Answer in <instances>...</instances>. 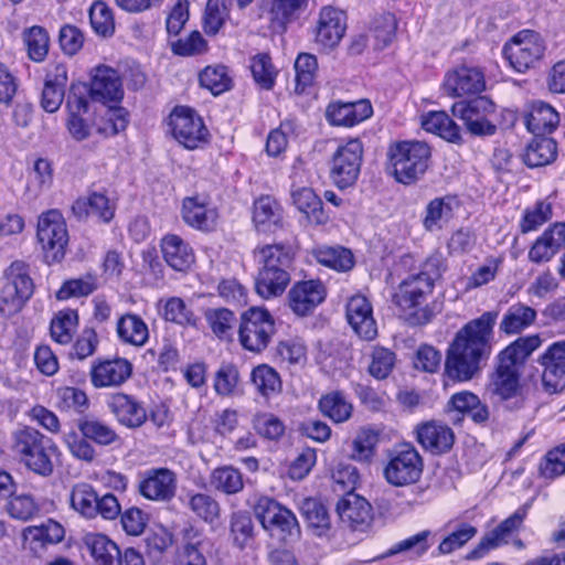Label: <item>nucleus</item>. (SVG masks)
<instances>
[{
    "instance_id": "obj_1",
    "label": "nucleus",
    "mask_w": 565,
    "mask_h": 565,
    "mask_svg": "<svg viewBox=\"0 0 565 565\" xmlns=\"http://www.w3.org/2000/svg\"><path fill=\"white\" fill-rule=\"evenodd\" d=\"M498 311H486L461 327L448 347L445 374L454 382H468L479 375L493 350Z\"/></svg>"
},
{
    "instance_id": "obj_2",
    "label": "nucleus",
    "mask_w": 565,
    "mask_h": 565,
    "mask_svg": "<svg viewBox=\"0 0 565 565\" xmlns=\"http://www.w3.org/2000/svg\"><path fill=\"white\" fill-rule=\"evenodd\" d=\"M253 254L258 265L256 292L264 299L282 295L290 282L294 269L292 246L285 243L264 244L258 245Z\"/></svg>"
},
{
    "instance_id": "obj_3",
    "label": "nucleus",
    "mask_w": 565,
    "mask_h": 565,
    "mask_svg": "<svg viewBox=\"0 0 565 565\" xmlns=\"http://www.w3.org/2000/svg\"><path fill=\"white\" fill-rule=\"evenodd\" d=\"M433 292L434 288L428 279H419L412 274L398 284L392 301L411 324L423 326L430 322L441 310V303L429 301Z\"/></svg>"
},
{
    "instance_id": "obj_4",
    "label": "nucleus",
    "mask_w": 565,
    "mask_h": 565,
    "mask_svg": "<svg viewBox=\"0 0 565 565\" xmlns=\"http://www.w3.org/2000/svg\"><path fill=\"white\" fill-rule=\"evenodd\" d=\"M12 450L28 469L43 477L54 470L52 455L57 451L54 441L33 427H23L12 433Z\"/></svg>"
},
{
    "instance_id": "obj_5",
    "label": "nucleus",
    "mask_w": 565,
    "mask_h": 565,
    "mask_svg": "<svg viewBox=\"0 0 565 565\" xmlns=\"http://www.w3.org/2000/svg\"><path fill=\"white\" fill-rule=\"evenodd\" d=\"M431 156L423 141H398L390 146L387 157L397 182L411 184L424 175Z\"/></svg>"
},
{
    "instance_id": "obj_6",
    "label": "nucleus",
    "mask_w": 565,
    "mask_h": 565,
    "mask_svg": "<svg viewBox=\"0 0 565 565\" xmlns=\"http://www.w3.org/2000/svg\"><path fill=\"white\" fill-rule=\"evenodd\" d=\"M521 369L500 355L494 359L493 371L489 375L487 392L498 401L505 403L511 411L525 406L526 397L521 385Z\"/></svg>"
},
{
    "instance_id": "obj_7",
    "label": "nucleus",
    "mask_w": 565,
    "mask_h": 565,
    "mask_svg": "<svg viewBox=\"0 0 565 565\" xmlns=\"http://www.w3.org/2000/svg\"><path fill=\"white\" fill-rule=\"evenodd\" d=\"M34 284L23 262H13L3 273L0 289V316L10 318L20 312L32 297Z\"/></svg>"
},
{
    "instance_id": "obj_8",
    "label": "nucleus",
    "mask_w": 565,
    "mask_h": 565,
    "mask_svg": "<svg viewBox=\"0 0 565 565\" xmlns=\"http://www.w3.org/2000/svg\"><path fill=\"white\" fill-rule=\"evenodd\" d=\"M424 469V461L414 445L404 443L396 446L390 454L384 468L385 480L395 487L416 483Z\"/></svg>"
},
{
    "instance_id": "obj_9",
    "label": "nucleus",
    "mask_w": 565,
    "mask_h": 565,
    "mask_svg": "<svg viewBox=\"0 0 565 565\" xmlns=\"http://www.w3.org/2000/svg\"><path fill=\"white\" fill-rule=\"evenodd\" d=\"M452 115L462 120L467 130L473 136H492L497 126L490 116L495 111V104L487 96L457 102L451 107Z\"/></svg>"
},
{
    "instance_id": "obj_10",
    "label": "nucleus",
    "mask_w": 565,
    "mask_h": 565,
    "mask_svg": "<svg viewBox=\"0 0 565 565\" xmlns=\"http://www.w3.org/2000/svg\"><path fill=\"white\" fill-rule=\"evenodd\" d=\"M274 332V319L266 309L252 307L243 313L238 333L244 349L262 352L268 347Z\"/></svg>"
},
{
    "instance_id": "obj_11",
    "label": "nucleus",
    "mask_w": 565,
    "mask_h": 565,
    "mask_svg": "<svg viewBox=\"0 0 565 565\" xmlns=\"http://www.w3.org/2000/svg\"><path fill=\"white\" fill-rule=\"evenodd\" d=\"M545 50V42L537 32L522 30L504 45L503 54L515 71L524 72L543 57Z\"/></svg>"
},
{
    "instance_id": "obj_12",
    "label": "nucleus",
    "mask_w": 565,
    "mask_h": 565,
    "mask_svg": "<svg viewBox=\"0 0 565 565\" xmlns=\"http://www.w3.org/2000/svg\"><path fill=\"white\" fill-rule=\"evenodd\" d=\"M363 145L359 139L340 143L331 158L330 177L339 189H347L359 178Z\"/></svg>"
},
{
    "instance_id": "obj_13",
    "label": "nucleus",
    "mask_w": 565,
    "mask_h": 565,
    "mask_svg": "<svg viewBox=\"0 0 565 565\" xmlns=\"http://www.w3.org/2000/svg\"><path fill=\"white\" fill-rule=\"evenodd\" d=\"M253 511L265 530L277 531L282 539L299 536L300 526L296 515L273 498L266 495L257 498Z\"/></svg>"
},
{
    "instance_id": "obj_14",
    "label": "nucleus",
    "mask_w": 565,
    "mask_h": 565,
    "mask_svg": "<svg viewBox=\"0 0 565 565\" xmlns=\"http://www.w3.org/2000/svg\"><path fill=\"white\" fill-rule=\"evenodd\" d=\"M173 137L186 149H196L207 141L209 130L190 107L177 106L169 116Z\"/></svg>"
},
{
    "instance_id": "obj_15",
    "label": "nucleus",
    "mask_w": 565,
    "mask_h": 565,
    "mask_svg": "<svg viewBox=\"0 0 565 565\" xmlns=\"http://www.w3.org/2000/svg\"><path fill=\"white\" fill-rule=\"evenodd\" d=\"M38 239L53 262H58L65 254L68 233L62 214L56 210L43 213L38 222Z\"/></svg>"
},
{
    "instance_id": "obj_16",
    "label": "nucleus",
    "mask_w": 565,
    "mask_h": 565,
    "mask_svg": "<svg viewBox=\"0 0 565 565\" xmlns=\"http://www.w3.org/2000/svg\"><path fill=\"white\" fill-rule=\"evenodd\" d=\"M486 88L484 75L480 68L460 65L449 70L441 84L443 93L451 98L479 94Z\"/></svg>"
},
{
    "instance_id": "obj_17",
    "label": "nucleus",
    "mask_w": 565,
    "mask_h": 565,
    "mask_svg": "<svg viewBox=\"0 0 565 565\" xmlns=\"http://www.w3.org/2000/svg\"><path fill=\"white\" fill-rule=\"evenodd\" d=\"M138 492L145 499L169 502L177 492V475L168 468H151L141 475Z\"/></svg>"
},
{
    "instance_id": "obj_18",
    "label": "nucleus",
    "mask_w": 565,
    "mask_h": 565,
    "mask_svg": "<svg viewBox=\"0 0 565 565\" xmlns=\"http://www.w3.org/2000/svg\"><path fill=\"white\" fill-rule=\"evenodd\" d=\"M539 363L543 367V390L548 394L561 393L565 388V341L551 344Z\"/></svg>"
},
{
    "instance_id": "obj_19",
    "label": "nucleus",
    "mask_w": 565,
    "mask_h": 565,
    "mask_svg": "<svg viewBox=\"0 0 565 565\" xmlns=\"http://www.w3.org/2000/svg\"><path fill=\"white\" fill-rule=\"evenodd\" d=\"M68 118L66 127L70 135L77 141L90 136L92 126L85 115L89 109V99L86 96L85 85H73L66 99Z\"/></svg>"
},
{
    "instance_id": "obj_20",
    "label": "nucleus",
    "mask_w": 565,
    "mask_h": 565,
    "mask_svg": "<svg viewBox=\"0 0 565 565\" xmlns=\"http://www.w3.org/2000/svg\"><path fill=\"white\" fill-rule=\"evenodd\" d=\"M345 30V13L334 7H323L316 22L315 41L324 49H334L344 36Z\"/></svg>"
},
{
    "instance_id": "obj_21",
    "label": "nucleus",
    "mask_w": 565,
    "mask_h": 565,
    "mask_svg": "<svg viewBox=\"0 0 565 565\" xmlns=\"http://www.w3.org/2000/svg\"><path fill=\"white\" fill-rule=\"evenodd\" d=\"M86 96L105 106H109L111 103L117 105L124 97L122 83L118 72L108 66H98L89 88L86 87Z\"/></svg>"
},
{
    "instance_id": "obj_22",
    "label": "nucleus",
    "mask_w": 565,
    "mask_h": 565,
    "mask_svg": "<svg viewBox=\"0 0 565 565\" xmlns=\"http://www.w3.org/2000/svg\"><path fill=\"white\" fill-rule=\"evenodd\" d=\"M327 290L319 279L297 281L288 291V306L294 313L303 317L311 313L324 299Z\"/></svg>"
},
{
    "instance_id": "obj_23",
    "label": "nucleus",
    "mask_w": 565,
    "mask_h": 565,
    "mask_svg": "<svg viewBox=\"0 0 565 565\" xmlns=\"http://www.w3.org/2000/svg\"><path fill=\"white\" fill-rule=\"evenodd\" d=\"M417 443L433 455H444L452 448L455 434L446 424L437 420L424 422L414 429Z\"/></svg>"
},
{
    "instance_id": "obj_24",
    "label": "nucleus",
    "mask_w": 565,
    "mask_h": 565,
    "mask_svg": "<svg viewBox=\"0 0 565 565\" xmlns=\"http://www.w3.org/2000/svg\"><path fill=\"white\" fill-rule=\"evenodd\" d=\"M131 374L132 364L124 358L94 362L89 372L90 382L96 388L120 386Z\"/></svg>"
},
{
    "instance_id": "obj_25",
    "label": "nucleus",
    "mask_w": 565,
    "mask_h": 565,
    "mask_svg": "<svg viewBox=\"0 0 565 565\" xmlns=\"http://www.w3.org/2000/svg\"><path fill=\"white\" fill-rule=\"evenodd\" d=\"M65 530L63 525L54 520L28 526L22 532L23 546L35 556H41L50 546L63 541Z\"/></svg>"
},
{
    "instance_id": "obj_26",
    "label": "nucleus",
    "mask_w": 565,
    "mask_h": 565,
    "mask_svg": "<svg viewBox=\"0 0 565 565\" xmlns=\"http://www.w3.org/2000/svg\"><path fill=\"white\" fill-rule=\"evenodd\" d=\"M345 316L354 332L363 340L371 341L377 335V324L369 299L362 295L351 297L345 307Z\"/></svg>"
},
{
    "instance_id": "obj_27",
    "label": "nucleus",
    "mask_w": 565,
    "mask_h": 565,
    "mask_svg": "<svg viewBox=\"0 0 565 565\" xmlns=\"http://www.w3.org/2000/svg\"><path fill=\"white\" fill-rule=\"evenodd\" d=\"M525 510L519 509L511 516L502 521L495 529L484 535L479 544L469 552L467 559H479L493 548L507 544L509 537L522 525Z\"/></svg>"
},
{
    "instance_id": "obj_28",
    "label": "nucleus",
    "mask_w": 565,
    "mask_h": 565,
    "mask_svg": "<svg viewBox=\"0 0 565 565\" xmlns=\"http://www.w3.org/2000/svg\"><path fill=\"white\" fill-rule=\"evenodd\" d=\"M337 513L352 530L363 531L373 520L371 504L356 493L344 494L337 504Z\"/></svg>"
},
{
    "instance_id": "obj_29",
    "label": "nucleus",
    "mask_w": 565,
    "mask_h": 565,
    "mask_svg": "<svg viewBox=\"0 0 565 565\" xmlns=\"http://www.w3.org/2000/svg\"><path fill=\"white\" fill-rule=\"evenodd\" d=\"M372 114V105L366 99L331 103L326 110V117L331 125L344 127L355 126L370 118Z\"/></svg>"
},
{
    "instance_id": "obj_30",
    "label": "nucleus",
    "mask_w": 565,
    "mask_h": 565,
    "mask_svg": "<svg viewBox=\"0 0 565 565\" xmlns=\"http://www.w3.org/2000/svg\"><path fill=\"white\" fill-rule=\"evenodd\" d=\"M116 204L104 192H92L78 198L72 205L73 214L84 220L96 217L99 222L109 223L115 215Z\"/></svg>"
},
{
    "instance_id": "obj_31",
    "label": "nucleus",
    "mask_w": 565,
    "mask_h": 565,
    "mask_svg": "<svg viewBox=\"0 0 565 565\" xmlns=\"http://www.w3.org/2000/svg\"><path fill=\"white\" fill-rule=\"evenodd\" d=\"M458 207L459 200L455 195H444L430 200L425 207L423 227L427 232L441 231L454 218Z\"/></svg>"
},
{
    "instance_id": "obj_32",
    "label": "nucleus",
    "mask_w": 565,
    "mask_h": 565,
    "mask_svg": "<svg viewBox=\"0 0 565 565\" xmlns=\"http://www.w3.org/2000/svg\"><path fill=\"white\" fill-rule=\"evenodd\" d=\"M161 253L164 262L175 271H186L194 264L192 247L175 234H167L161 239Z\"/></svg>"
},
{
    "instance_id": "obj_33",
    "label": "nucleus",
    "mask_w": 565,
    "mask_h": 565,
    "mask_svg": "<svg viewBox=\"0 0 565 565\" xmlns=\"http://www.w3.org/2000/svg\"><path fill=\"white\" fill-rule=\"evenodd\" d=\"M182 217L188 225L194 228L210 231L216 223L217 213L206 198L195 195L183 200Z\"/></svg>"
},
{
    "instance_id": "obj_34",
    "label": "nucleus",
    "mask_w": 565,
    "mask_h": 565,
    "mask_svg": "<svg viewBox=\"0 0 565 565\" xmlns=\"http://www.w3.org/2000/svg\"><path fill=\"white\" fill-rule=\"evenodd\" d=\"M116 333L122 344L142 348L149 341V328L137 313L127 312L116 322Z\"/></svg>"
},
{
    "instance_id": "obj_35",
    "label": "nucleus",
    "mask_w": 565,
    "mask_h": 565,
    "mask_svg": "<svg viewBox=\"0 0 565 565\" xmlns=\"http://www.w3.org/2000/svg\"><path fill=\"white\" fill-rule=\"evenodd\" d=\"M108 406L118 422L130 428L140 427L148 418L142 405L122 393L114 394Z\"/></svg>"
},
{
    "instance_id": "obj_36",
    "label": "nucleus",
    "mask_w": 565,
    "mask_h": 565,
    "mask_svg": "<svg viewBox=\"0 0 565 565\" xmlns=\"http://www.w3.org/2000/svg\"><path fill=\"white\" fill-rule=\"evenodd\" d=\"M83 544L96 565H120V550L106 534L86 533L83 536Z\"/></svg>"
},
{
    "instance_id": "obj_37",
    "label": "nucleus",
    "mask_w": 565,
    "mask_h": 565,
    "mask_svg": "<svg viewBox=\"0 0 565 565\" xmlns=\"http://www.w3.org/2000/svg\"><path fill=\"white\" fill-rule=\"evenodd\" d=\"M234 0H209L203 15V28L207 35H215L230 18V9ZM243 9L253 0H235Z\"/></svg>"
},
{
    "instance_id": "obj_38",
    "label": "nucleus",
    "mask_w": 565,
    "mask_h": 565,
    "mask_svg": "<svg viewBox=\"0 0 565 565\" xmlns=\"http://www.w3.org/2000/svg\"><path fill=\"white\" fill-rule=\"evenodd\" d=\"M295 206L306 215L307 220L316 225L326 224L328 215L323 210L320 198L310 188H299L291 191Z\"/></svg>"
},
{
    "instance_id": "obj_39",
    "label": "nucleus",
    "mask_w": 565,
    "mask_h": 565,
    "mask_svg": "<svg viewBox=\"0 0 565 565\" xmlns=\"http://www.w3.org/2000/svg\"><path fill=\"white\" fill-rule=\"evenodd\" d=\"M321 414L334 424L348 422L353 414V405L341 391H331L323 394L318 402Z\"/></svg>"
},
{
    "instance_id": "obj_40",
    "label": "nucleus",
    "mask_w": 565,
    "mask_h": 565,
    "mask_svg": "<svg viewBox=\"0 0 565 565\" xmlns=\"http://www.w3.org/2000/svg\"><path fill=\"white\" fill-rule=\"evenodd\" d=\"M282 220V210L271 196H260L254 202L253 221L259 231L267 232L278 227Z\"/></svg>"
},
{
    "instance_id": "obj_41",
    "label": "nucleus",
    "mask_w": 565,
    "mask_h": 565,
    "mask_svg": "<svg viewBox=\"0 0 565 565\" xmlns=\"http://www.w3.org/2000/svg\"><path fill=\"white\" fill-rule=\"evenodd\" d=\"M557 156V146L548 137H534L525 148L524 163L530 168L543 167L552 163Z\"/></svg>"
},
{
    "instance_id": "obj_42",
    "label": "nucleus",
    "mask_w": 565,
    "mask_h": 565,
    "mask_svg": "<svg viewBox=\"0 0 565 565\" xmlns=\"http://www.w3.org/2000/svg\"><path fill=\"white\" fill-rule=\"evenodd\" d=\"M422 127L450 142H460L459 126L446 111H429L422 116Z\"/></svg>"
},
{
    "instance_id": "obj_43",
    "label": "nucleus",
    "mask_w": 565,
    "mask_h": 565,
    "mask_svg": "<svg viewBox=\"0 0 565 565\" xmlns=\"http://www.w3.org/2000/svg\"><path fill=\"white\" fill-rule=\"evenodd\" d=\"M558 121L557 111L552 106L540 102L533 105L526 118V127L535 137H545L544 135L551 134L557 127Z\"/></svg>"
},
{
    "instance_id": "obj_44",
    "label": "nucleus",
    "mask_w": 565,
    "mask_h": 565,
    "mask_svg": "<svg viewBox=\"0 0 565 565\" xmlns=\"http://www.w3.org/2000/svg\"><path fill=\"white\" fill-rule=\"evenodd\" d=\"M542 344L543 340L540 334L519 337L501 350L498 355L521 369L530 355Z\"/></svg>"
},
{
    "instance_id": "obj_45",
    "label": "nucleus",
    "mask_w": 565,
    "mask_h": 565,
    "mask_svg": "<svg viewBox=\"0 0 565 565\" xmlns=\"http://www.w3.org/2000/svg\"><path fill=\"white\" fill-rule=\"evenodd\" d=\"M536 319V311L523 303H515L509 307L500 322V331L505 334H516L533 324Z\"/></svg>"
},
{
    "instance_id": "obj_46",
    "label": "nucleus",
    "mask_w": 565,
    "mask_h": 565,
    "mask_svg": "<svg viewBox=\"0 0 565 565\" xmlns=\"http://www.w3.org/2000/svg\"><path fill=\"white\" fill-rule=\"evenodd\" d=\"M250 382L256 392L267 399L278 395L282 388L278 372L267 364H259L252 370Z\"/></svg>"
},
{
    "instance_id": "obj_47",
    "label": "nucleus",
    "mask_w": 565,
    "mask_h": 565,
    "mask_svg": "<svg viewBox=\"0 0 565 565\" xmlns=\"http://www.w3.org/2000/svg\"><path fill=\"white\" fill-rule=\"evenodd\" d=\"M186 508L200 520L213 524L221 514L218 501L207 493L188 492Z\"/></svg>"
},
{
    "instance_id": "obj_48",
    "label": "nucleus",
    "mask_w": 565,
    "mask_h": 565,
    "mask_svg": "<svg viewBox=\"0 0 565 565\" xmlns=\"http://www.w3.org/2000/svg\"><path fill=\"white\" fill-rule=\"evenodd\" d=\"M77 428L85 438L99 446H109L119 440V436L109 425L94 417L81 418Z\"/></svg>"
},
{
    "instance_id": "obj_49",
    "label": "nucleus",
    "mask_w": 565,
    "mask_h": 565,
    "mask_svg": "<svg viewBox=\"0 0 565 565\" xmlns=\"http://www.w3.org/2000/svg\"><path fill=\"white\" fill-rule=\"evenodd\" d=\"M210 484L218 492L236 494L244 489L243 475L233 466L217 467L211 472Z\"/></svg>"
},
{
    "instance_id": "obj_50",
    "label": "nucleus",
    "mask_w": 565,
    "mask_h": 565,
    "mask_svg": "<svg viewBox=\"0 0 565 565\" xmlns=\"http://www.w3.org/2000/svg\"><path fill=\"white\" fill-rule=\"evenodd\" d=\"M161 317L179 326H195L196 317L180 297H170L159 301Z\"/></svg>"
},
{
    "instance_id": "obj_51",
    "label": "nucleus",
    "mask_w": 565,
    "mask_h": 565,
    "mask_svg": "<svg viewBox=\"0 0 565 565\" xmlns=\"http://www.w3.org/2000/svg\"><path fill=\"white\" fill-rule=\"evenodd\" d=\"M319 264L338 271H348L354 266V257L350 249L342 246H324L315 252Z\"/></svg>"
},
{
    "instance_id": "obj_52",
    "label": "nucleus",
    "mask_w": 565,
    "mask_h": 565,
    "mask_svg": "<svg viewBox=\"0 0 565 565\" xmlns=\"http://www.w3.org/2000/svg\"><path fill=\"white\" fill-rule=\"evenodd\" d=\"M78 315L75 310L58 311L51 320L50 332L52 339L60 344H68L76 331Z\"/></svg>"
},
{
    "instance_id": "obj_53",
    "label": "nucleus",
    "mask_w": 565,
    "mask_h": 565,
    "mask_svg": "<svg viewBox=\"0 0 565 565\" xmlns=\"http://www.w3.org/2000/svg\"><path fill=\"white\" fill-rule=\"evenodd\" d=\"M301 513L309 527L315 530L316 534L321 536L326 534L331 525L330 515L322 502L313 498H307L302 501Z\"/></svg>"
},
{
    "instance_id": "obj_54",
    "label": "nucleus",
    "mask_w": 565,
    "mask_h": 565,
    "mask_svg": "<svg viewBox=\"0 0 565 565\" xmlns=\"http://www.w3.org/2000/svg\"><path fill=\"white\" fill-rule=\"evenodd\" d=\"M129 122L128 111L118 105L106 106L104 113L100 115V120L97 122V132L104 137L116 136L127 128Z\"/></svg>"
},
{
    "instance_id": "obj_55",
    "label": "nucleus",
    "mask_w": 565,
    "mask_h": 565,
    "mask_svg": "<svg viewBox=\"0 0 565 565\" xmlns=\"http://www.w3.org/2000/svg\"><path fill=\"white\" fill-rule=\"evenodd\" d=\"M97 497V492L90 484L84 482L77 483L71 491V507L83 518L94 520Z\"/></svg>"
},
{
    "instance_id": "obj_56",
    "label": "nucleus",
    "mask_w": 565,
    "mask_h": 565,
    "mask_svg": "<svg viewBox=\"0 0 565 565\" xmlns=\"http://www.w3.org/2000/svg\"><path fill=\"white\" fill-rule=\"evenodd\" d=\"M214 551V543L207 536L195 533L183 547V565H207L206 557Z\"/></svg>"
},
{
    "instance_id": "obj_57",
    "label": "nucleus",
    "mask_w": 565,
    "mask_h": 565,
    "mask_svg": "<svg viewBox=\"0 0 565 565\" xmlns=\"http://www.w3.org/2000/svg\"><path fill=\"white\" fill-rule=\"evenodd\" d=\"M7 511L12 519L30 521L41 511L39 502L29 493H12L9 495Z\"/></svg>"
},
{
    "instance_id": "obj_58",
    "label": "nucleus",
    "mask_w": 565,
    "mask_h": 565,
    "mask_svg": "<svg viewBox=\"0 0 565 565\" xmlns=\"http://www.w3.org/2000/svg\"><path fill=\"white\" fill-rule=\"evenodd\" d=\"M396 364V354L384 347H374L370 353L369 374L376 380L390 376Z\"/></svg>"
},
{
    "instance_id": "obj_59",
    "label": "nucleus",
    "mask_w": 565,
    "mask_h": 565,
    "mask_svg": "<svg viewBox=\"0 0 565 565\" xmlns=\"http://www.w3.org/2000/svg\"><path fill=\"white\" fill-rule=\"evenodd\" d=\"M202 87L209 89L213 95L222 94L231 88L232 79L223 65L206 66L199 75Z\"/></svg>"
},
{
    "instance_id": "obj_60",
    "label": "nucleus",
    "mask_w": 565,
    "mask_h": 565,
    "mask_svg": "<svg viewBox=\"0 0 565 565\" xmlns=\"http://www.w3.org/2000/svg\"><path fill=\"white\" fill-rule=\"evenodd\" d=\"M205 319L212 332L220 339H228L236 323V317L233 311L225 308L209 309Z\"/></svg>"
},
{
    "instance_id": "obj_61",
    "label": "nucleus",
    "mask_w": 565,
    "mask_h": 565,
    "mask_svg": "<svg viewBox=\"0 0 565 565\" xmlns=\"http://www.w3.org/2000/svg\"><path fill=\"white\" fill-rule=\"evenodd\" d=\"M318 70V61L313 54L300 53L295 62L296 92L302 93L313 83Z\"/></svg>"
},
{
    "instance_id": "obj_62",
    "label": "nucleus",
    "mask_w": 565,
    "mask_h": 565,
    "mask_svg": "<svg viewBox=\"0 0 565 565\" xmlns=\"http://www.w3.org/2000/svg\"><path fill=\"white\" fill-rule=\"evenodd\" d=\"M552 217V204L546 200L537 201L533 207L524 211L520 231L525 234L537 230Z\"/></svg>"
},
{
    "instance_id": "obj_63",
    "label": "nucleus",
    "mask_w": 565,
    "mask_h": 565,
    "mask_svg": "<svg viewBox=\"0 0 565 565\" xmlns=\"http://www.w3.org/2000/svg\"><path fill=\"white\" fill-rule=\"evenodd\" d=\"M253 427L265 439L278 440L285 434V424L270 413H258L253 418Z\"/></svg>"
},
{
    "instance_id": "obj_64",
    "label": "nucleus",
    "mask_w": 565,
    "mask_h": 565,
    "mask_svg": "<svg viewBox=\"0 0 565 565\" xmlns=\"http://www.w3.org/2000/svg\"><path fill=\"white\" fill-rule=\"evenodd\" d=\"M250 71L258 85L264 89L273 88L277 72L268 54L259 53L255 55L250 61Z\"/></svg>"
}]
</instances>
